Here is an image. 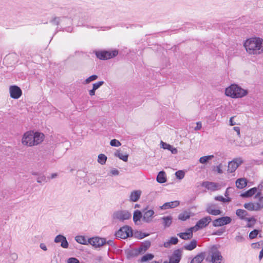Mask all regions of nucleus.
<instances>
[{"label": "nucleus", "mask_w": 263, "mask_h": 263, "mask_svg": "<svg viewBox=\"0 0 263 263\" xmlns=\"http://www.w3.org/2000/svg\"><path fill=\"white\" fill-rule=\"evenodd\" d=\"M244 46L249 54H259L263 52V39L257 37L250 38L246 41Z\"/></svg>", "instance_id": "f257e3e1"}, {"label": "nucleus", "mask_w": 263, "mask_h": 263, "mask_svg": "<svg viewBox=\"0 0 263 263\" xmlns=\"http://www.w3.org/2000/svg\"><path fill=\"white\" fill-rule=\"evenodd\" d=\"M247 90L244 89L236 84H232L225 90L227 96L232 98H240L246 96L248 94Z\"/></svg>", "instance_id": "f03ea898"}, {"label": "nucleus", "mask_w": 263, "mask_h": 263, "mask_svg": "<svg viewBox=\"0 0 263 263\" xmlns=\"http://www.w3.org/2000/svg\"><path fill=\"white\" fill-rule=\"evenodd\" d=\"M209 254L212 263H222L223 258L218 246L213 245L210 248Z\"/></svg>", "instance_id": "7ed1b4c3"}, {"label": "nucleus", "mask_w": 263, "mask_h": 263, "mask_svg": "<svg viewBox=\"0 0 263 263\" xmlns=\"http://www.w3.org/2000/svg\"><path fill=\"white\" fill-rule=\"evenodd\" d=\"M118 54V50H114L111 51H98L96 52V57L102 60H105L111 59L116 57Z\"/></svg>", "instance_id": "20e7f679"}, {"label": "nucleus", "mask_w": 263, "mask_h": 263, "mask_svg": "<svg viewBox=\"0 0 263 263\" xmlns=\"http://www.w3.org/2000/svg\"><path fill=\"white\" fill-rule=\"evenodd\" d=\"M117 238L125 239L133 236V230L131 227L125 226L121 228L115 234Z\"/></svg>", "instance_id": "39448f33"}, {"label": "nucleus", "mask_w": 263, "mask_h": 263, "mask_svg": "<svg viewBox=\"0 0 263 263\" xmlns=\"http://www.w3.org/2000/svg\"><path fill=\"white\" fill-rule=\"evenodd\" d=\"M113 218L123 221L131 218V214L126 210H120L116 211L113 214Z\"/></svg>", "instance_id": "423d86ee"}, {"label": "nucleus", "mask_w": 263, "mask_h": 263, "mask_svg": "<svg viewBox=\"0 0 263 263\" xmlns=\"http://www.w3.org/2000/svg\"><path fill=\"white\" fill-rule=\"evenodd\" d=\"M232 218L229 216L221 217L213 221V226L214 227H222L230 223Z\"/></svg>", "instance_id": "0eeeda50"}, {"label": "nucleus", "mask_w": 263, "mask_h": 263, "mask_svg": "<svg viewBox=\"0 0 263 263\" xmlns=\"http://www.w3.org/2000/svg\"><path fill=\"white\" fill-rule=\"evenodd\" d=\"M212 218L210 216H205L197 221L196 225L193 227L195 231H197L206 227L209 223L211 221Z\"/></svg>", "instance_id": "6e6552de"}, {"label": "nucleus", "mask_w": 263, "mask_h": 263, "mask_svg": "<svg viewBox=\"0 0 263 263\" xmlns=\"http://www.w3.org/2000/svg\"><path fill=\"white\" fill-rule=\"evenodd\" d=\"M217 208V204L209 203L206 204L205 211L210 215L217 216L221 214V211Z\"/></svg>", "instance_id": "1a4fd4ad"}, {"label": "nucleus", "mask_w": 263, "mask_h": 263, "mask_svg": "<svg viewBox=\"0 0 263 263\" xmlns=\"http://www.w3.org/2000/svg\"><path fill=\"white\" fill-rule=\"evenodd\" d=\"M88 242L89 244H90L94 247L99 248L106 244V240L105 238L95 237L89 238L88 239Z\"/></svg>", "instance_id": "9d476101"}, {"label": "nucleus", "mask_w": 263, "mask_h": 263, "mask_svg": "<svg viewBox=\"0 0 263 263\" xmlns=\"http://www.w3.org/2000/svg\"><path fill=\"white\" fill-rule=\"evenodd\" d=\"M242 162L243 161L240 158L234 159L229 163L228 171L230 173L234 172Z\"/></svg>", "instance_id": "9b49d317"}, {"label": "nucleus", "mask_w": 263, "mask_h": 263, "mask_svg": "<svg viewBox=\"0 0 263 263\" xmlns=\"http://www.w3.org/2000/svg\"><path fill=\"white\" fill-rule=\"evenodd\" d=\"M33 138H31V146L37 145L42 143L44 139V135L41 133L32 131Z\"/></svg>", "instance_id": "f8f14e48"}, {"label": "nucleus", "mask_w": 263, "mask_h": 263, "mask_svg": "<svg viewBox=\"0 0 263 263\" xmlns=\"http://www.w3.org/2000/svg\"><path fill=\"white\" fill-rule=\"evenodd\" d=\"M143 221L146 223L151 222L154 217V211L153 210H148L147 208H146L143 210Z\"/></svg>", "instance_id": "ddd939ff"}, {"label": "nucleus", "mask_w": 263, "mask_h": 263, "mask_svg": "<svg viewBox=\"0 0 263 263\" xmlns=\"http://www.w3.org/2000/svg\"><path fill=\"white\" fill-rule=\"evenodd\" d=\"M182 255V251L181 249L174 250L170 257L169 263H179L181 259Z\"/></svg>", "instance_id": "4468645a"}, {"label": "nucleus", "mask_w": 263, "mask_h": 263, "mask_svg": "<svg viewBox=\"0 0 263 263\" xmlns=\"http://www.w3.org/2000/svg\"><path fill=\"white\" fill-rule=\"evenodd\" d=\"M32 134V130L26 132L24 134L22 139V143L24 145L31 146V138H33Z\"/></svg>", "instance_id": "2eb2a0df"}, {"label": "nucleus", "mask_w": 263, "mask_h": 263, "mask_svg": "<svg viewBox=\"0 0 263 263\" xmlns=\"http://www.w3.org/2000/svg\"><path fill=\"white\" fill-rule=\"evenodd\" d=\"M9 91L10 97L13 99L19 98L22 93V91L21 88L16 85L10 86Z\"/></svg>", "instance_id": "dca6fc26"}, {"label": "nucleus", "mask_w": 263, "mask_h": 263, "mask_svg": "<svg viewBox=\"0 0 263 263\" xmlns=\"http://www.w3.org/2000/svg\"><path fill=\"white\" fill-rule=\"evenodd\" d=\"M54 241L55 243L61 242V247L63 248L67 249L68 248L69 244L66 238L62 235L59 234L57 235L55 237Z\"/></svg>", "instance_id": "f3484780"}, {"label": "nucleus", "mask_w": 263, "mask_h": 263, "mask_svg": "<svg viewBox=\"0 0 263 263\" xmlns=\"http://www.w3.org/2000/svg\"><path fill=\"white\" fill-rule=\"evenodd\" d=\"M193 231H195L194 228L191 227L188 229L186 232L178 233L177 235L184 240L190 239L193 237Z\"/></svg>", "instance_id": "a211bd4d"}, {"label": "nucleus", "mask_w": 263, "mask_h": 263, "mask_svg": "<svg viewBox=\"0 0 263 263\" xmlns=\"http://www.w3.org/2000/svg\"><path fill=\"white\" fill-rule=\"evenodd\" d=\"M202 186L209 190L215 191L218 190L219 185L214 182L204 181L202 183Z\"/></svg>", "instance_id": "6ab92c4d"}, {"label": "nucleus", "mask_w": 263, "mask_h": 263, "mask_svg": "<svg viewBox=\"0 0 263 263\" xmlns=\"http://www.w3.org/2000/svg\"><path fill=\"white\" fill-rule=\"evenodd\" d=\"M180 202L178 200H175L171 202H168L164 203L160 206L161 210H164L168 209H172L178 206Z\"/></svg>", "instance_id": "aec40b11"}, {"label": "nucleus", "mask_w": 263, "mask_h": 263, "mask_svg": "<svg viewBox=\"0 0 263 263\" xmlns=\"http://www.w3.org/2000/svg\"><path fill=\"white\" fill-rule=\"evenodd\" d=\"M65 22H71V20L69 18H67L65 17H54L53 20L51 21V22L55 25H66L65 23Z\"/></svg>", "instance_id": "412c9836"}, {"label": "nucleus", "mask_w": 263, "mask_h": 263, "mask_svg": "<svg viewBox=\"0 0 263 263\" xmlns=\"http://www.w3.org/2000/svg\"><path fill=\"white\" fill-rule=\"evenodd\" d=\"M261 194V189L260 191L257 193V194L255 196V198H258V201L256 203H255V205L256 206V209L258 211L261 210L263 208V197L260 196Z\"/></svg>", "instance_id": "4be33fe9"}, {"label": "nucleus", "mask_w": 263, "mask_h": 263, "mask_svg": "<svg viewBox=\"0 0 263 263\" xmlns=\"http://www.w3.org/2000/svg\"><path fill=\"white\" fill-rule=\"evenodd\" d=\"M142 253V248H135L128 251L127 255L128 257H134Z\"/></svg>", "instance_id": "5701e85b"}, {"label": "nucleus", "mask_w": 263, "mask_h": 263, "mask_svg": "<svg viewBox=\"0 0 263 263\" xmlns=\"http://www.w3.org/2000/svg\"><path fill=\"white\" fill-rule=\"evenodd\" d=\"M257 191V188L256 187L250 189V190L247 191L245 193H243L241 194V196L243 198H248L252 196Z\"/></svg>", "instance_id": "b1692460"}, {"label": "nucleus", "mask_w": 263, "mask_h": 263, "mask_svg": "<svg viewBox=\"0 0 263 263\" xmlns=\"http://www.w3.org/2000/svg\"><path fill=\"white\" fill-rule=\"evenodd\" d=\"M141 192L139 190L134 191H133L130 195L129 198L130 200L133 202L137 201L141 196Z\"/></svg>", "instance_id": "393cba45"}, {"label": "nucleus", "mask_w": 263, "mask_h": 263, "mask_svg": "<svg viewBox=\"0 0 263 263\" xmlns=\"http://www.w3.org/2000/svg\"><path fill=\"white\" fill-rule=\"evenodd\" d=\"M78 25L79 26H83L89 28H95L97 29H99V30H109L110 28V27L103 26V27H94V26H91L86 25L85 24V22L83 21L82 18H81V20L79 21Z\"/></svg>", "instance_id": "a878e982"}, {"label": "nucleus", "mask_w": 263, "mask_h": 263, "mask_svg": "<svg viewBox=\"0 0 263 263\" xmlns=\"http://www.w3.org/2000/svg\"><path fill=\"white\" fill-rule=\"evenodd\" d=\"M205 257V253L201 252L197 255L191 261L190 263H201Z\"/></svg>", "instance_id": "bb28decb"}, {"label": "nucleus", "mask_w": 263, "mask_h": 263, "mask_svg": "<svg viewBox=\"0 0 263 263\" xmlns=\"http://www.w3.org/2000/svg\"><path fill=\"white\" fill-rule=\"evenodd\" d=\"M157 181L160 183H163L166 181V177L165 172L160 171L159 172L156 178Z\"/></svg>", "instance_id": "cd10ccee"}, {"label": "nucleus", "mask_w": 263, "mask_h": 263, "mask_svg": "<svg viewBox=\"0 0 263 263\" xmlns=\"http://www.w3.org/2000/svg\"><path fill=\"white\" fill-rule=\"evenodd\" d=\"M247 185V180L245 178H239L236 181V186L238 189H243Z\"/></svg>", "instance_id": "c85d7f7f"}, {"label": "nucleus", "mask_w": 263, "mask_h": 263, "mask_svg": "<svg viewBox=\"0 0 263 263\" xmlns=\"http://www.w3.org/2000/svg\"><path fill=\"white\" fill-rule=\"evenodd\" d=\"M236 214L241 220H245L247 218L246 216L249 215L247 211L242 209L237 210L236 211Z\"/></svg>", "instance_id": "c756f323"}, {"label": "nucleus", "mask_w": 263, "mask_h": 263, "mask_svg": "<svg viewBox=\"0 0 263 263\" xmlns=\"http://www.w3.org/2000/svg\"><path fill=\"white\" fill-rule=\"evenodd\" d=\"M197 247V241L195 239L192 240L189 243L186 244L183 246V248L186 250L192 251Z\"/></svg>", "instance_id": "7c9ffc66"}, {"label": "nucleus", "mask_w": 263, "mask_h": 263, "mask_svg": "<svg viewBox=\"0 0 263 263\" xmlns=\"http://www.w3.org/2000/svg\"><path fill=\"white\" fill-rule=\"evenodd\" d=\"M141 218L143 219L142 212L138 210L135 211L133 215V220L134 222L137 224V222L140 221Z\"/></svg>", "instance_id": "2f4dec72"}, {"label": "nucleus", "mask_w": 263, "mask_h": 263, "mask_svg": "<svg viewBox=\"0 0 263 263\" xmlns=\"http://www.w3.org/2000/svg\"><path fill=\"white\" fill-rule=\"evenodd\" d=\"M161 219L163 220V224L165 228L169 227L172 223V217L171 216H164Z\"/></svg>", "instance_id": "473e14b6"}, {"label": "nucleus", "mask_w": 263, "mask_h": 263, "mask_svg": "<svg viewBox=\"0 0 263 263\" xmlns=\"http://www.w3.org/2000/svg\"><path fill=\"white\" fill-rule=\"evenodd\" d=\"M178 239L176 237H172L168 241L164 243V247L165 248H168L170 245H176L178 242Z\"/></svg>", "instance_id": "72a5a7b5"}, {"label": "nucleus", "mask_w": 263, "mask_h": 263, "mask_svg": "<svg viewBox=\"0 0 263 263\" xmlns=\"http://www.w3.org/2000/svg\"><path fill=\"white\" fill-rule=\"evenodd\" d=\"M75 240L78 243L82 244V245H88L89 243L88 242V240H87L86 239L85 237L84 236H81V235L77 236L75 237Z\"/></svg>", "instance_id": "f704fd0d"}, {"label": "nucleus", "mask_w": 263, "mask_h": 263, "mask_svg": "<svg viewBox=\"0 0 263 263\" xmlns=\"http://www.w3.org/2000/svg\"><path fill=\"white\" fill-rule=\"evenodd\" d=\"M82 14L79 12V11H77L76 10H71L70 13V17L71 18L72 21H76L78 19V18L80 17V15Z\"/></svg>", "instance_id": "c9c22d12"}, {"label": "nucleus", "mask_w": 263, "mask_h": 263, "mask_svg": "<svg viewBox=\"0 0 263 263\" xmlns=\"http://www.w3.org/2000/svg\"><path fill=\"white\" fill-rule=\"evenodd\" d=\"M243 206L249 211H258V210L256 209L255 203H253L252 202L246 203Z\"/></svg>", "instance_id": "e433bc0d"}, {"label": "nucleus", "mask_w": 263, "mask_h": 263, "mask_svg": "<svg viewBox=\"0 0 263 263\" xmlns=\"http://www.w3.org/2000/svg\"><path fill=\"white\" fill-rule=\"evenodd\" d=\"M245 220L247 221L248 222L247 224V227L248 228L253 227L256 221V219L253 217L249 218L247 217Z\"/></svg>", "instance_id": "4c0bfd02"}, {"label": "nucleus", "mask_w": 263, "mask_h": 263, "mask_svg": "<svg viewBox=\"0 0 263 263\" xmlns=\"http://www.w3.org/2000/svg\"><path fill=\"white\" fill-rule=\"evenodd\" d=\"M190 217V213L185 211L181 213L178 215V219L182 221H185Z\"/></svg>", "instance_id": "58836bf2"}, {"label": "nucleus", "mask_w": 263, "mask_h": 263, "mask_svg": "<svg viewBox=\"0 0 263 263\" xmlns=\"http://www.w3.org/2000/svg\"><path fill=\"white\" fill-rule=\"evenodd\" d=\"M115 156L118 157L121 160H122L123 161L126 162L128 160V155L127 154H123L118 151L116 152L115 153Z\"/></svg>", "instance_id": "ea45409f"}, {"label": "nucleus", "mask_w": 263, "mask_h": 263, "mask_svg": "<svg viewBox=\"0 0 263 263\" xmlns=\"http://www.w3.org/2000/svg\"><path fill=\"white\" fill-rule=\"evenodd\" d=\"M214 158L213 155H208L206 156H203L200 158L199 161L200 163L205 164L208 162L209 160H211Z\"/></svg>", "instance_id": "a19ab883"}, {"label": "nucleus", "mask_w": 263, "mask_h": 263, "mask_svg": "<svg viewBox=\"0 0 263 263\" xmlns=\"http://www.w3.org/2000/svg\"><path fill=\"white\" fill-rule=\"evenodd\" d=\"M214 199L216 201H219L223 203L229 202L231 201V198L230 197L224 198L222 196H217L214 197Z\"/></svg>", "instance_id": "79ce46f5"}, {"label": "nucleus", "mask_w": 263, "mask_h": 263, "mask_svg": "<svg viewBox=\"0 0 263 263\" xmlns=\"http://www.w3.org/2000/svg\"><path fill=\"white\" fill-rule=\"evenodd\" d=\"M154 255H153L152 254H146L144 255H143L141 259H140V261L141 262H145V261H148V260H150L151 259H152L153 258H154Z\"/></svg>", "instance_id": "37998d69"}, {"label": "nucleus", "mask_w": 263, "mask_h": 263, "mask_svg": "<svg viewBox=\"0 0 263 263\" xmlns=\"http://www.w3.org/2000/svg\"><path fill=\"white\" fill-rule=\"evenodd\" d=\"M107 157L104 154H99L98 156V161L101 164H104L106 163Z\"/></svg>", "instance_id": "c03bdc74"}, {"label": "nucleus", "mask_w": 263, "mask_h": 263, "mask_svg": "<svg viewBox=\"0 0 263 263\" xmlns=\"http://www.w3.org/2000/svg\"><path fill=\"white\" fill-rule=\"evenodd\" d=\"M149 235L148 234L142 233L141 232L137 231L135 232L134 236L135 237L141 239Z\"/></svg>", "instance_id": "a18cd8bd"}, {"label": "nucleus", "mask_w": 263, "mask_h": 263, "mask_svg": "<svg viewBox=\"0 0 263 263\" xmlns=\"http://www.w3.org/2000/svg\"><path fill=\"white\" fill-rule=\"evenodd\" d=\"M252 248L256 249H258L263 248V240H261L257 242L253 243L251 244Z\"/></svg>", "instance_id": "49530a36"}, {"label": "nucleus", "mask_w": 263, "mask_h": 263, "mask_svg": "<svg viewBox=\"0 0 263 263\" xmlns=\"http://www.w3.org/2000/svg\"><path fill=\"white\" fill-rule=\"evenodd\" d=\"M259 232V231L258 230H256V229H254V230L251 231L249 233V238L250 239H253L257 237V235L258 234Z\"/></svg>", "instance_id": "de8ad7c7"}, {"label": "nucleus", "mask_w": 263, "mask_h": 263, "mask_svg": "<svg viewBox=\"0 0 263 263\" xmlns=\"http://www.w3.org/2000/svg\"><path fill=\"white\" fill-rule=\"evenodd\" d=\"M185 173L183 171L179 170L175 173L176 178L179 180L183 179L184 177Z\"/></svg>", "instance_id": "09e8293b"}, {"label": "nucleus", "mask_w": 263, "mask_h": 263, "mask_svg": "<svg viewBox=\"0 0 263 263\" xmlns=\"http://www.w3.org/2000/svg\"><path fill=\"white\" fill-rule=\"evenodd\" d=\"M150 246H151L150 241H146L140 247L142 248V252H143L146 251L149 248Z\"/></svg>", "instance_id": "8fccbe9b"}, {"label": "nucleus", "mask_w": 263, "mask_h": 263, "mask_svg": "<svg viewBox=\"0 0 263 263\" xmlns=\"http://www.w3.org/2000/svg\"><path fill=\"white\" fill-rule=\"evenodd\" d=\"M235 239L237 242H242L245 240V237L239 233L236 236Z\"/></svg>", "instance_id": "3c124183"}, {"label": "nucleus", "mask_w": 263, "mask_h": 263, "mask_svg": "<svg viewBox=\"0 0 263 263\" xmlns=\"http://www.w3.org/2000/svg\"><path fill=\"white\" fill-rule=\"evenodd\" d=\"M110 144L112 146L118 147L120 146L121 144L119 141L117 139H112L110 142Z\"/></svg>", "instance_id": "603ef678"}, {"label": "nucleus", "mask_w": 263, "mask_h": 263, "mask_svg": "<svg viewBox=\"0 0 263 263\" xmlns=\"http://www.w3.org/2000/svg\"><path fill=\"white\" fill-rule=\"evenodd\" d=\"M97 78H98V76L97 75H95V74L92 75L86 79L85 83L88 84L90 82L97 80Z\"/></svg>", "instance_id": "864d4df0"}, {"label": "nucleus", "mask_w": 263, "mask_h": 263, "mask_svg": "<svg viewBox=\"0 0 263 263\" xmlns=\"http://www.w3.org/2000/svg\"><path fill=\"white\" fill-rule=\"evenodd\" d=\"M36 181L38 183H42L46 181V177L43 174H40L37 178Z\"/></svg>", "instance_id": "5fc2aeb1"}, {"label": "nucleus", "mask_w": 263, "mask_h": 263, "mask_svg": "<svg viewBox=\"0 0 263 263\" xmlns=\"http://www.w3.org/2000/svg\"><path fill=\"white\" fill-rule=\"evenodd\" d=\"M104 83V81H99L97 83H94L93 84L92 88H93V89L97 90V89L100 88Z\"/></svg>", "instance_id": "6e6d98bb"}, {"label": "nucleus", "mask_w": 263, "mask_h": 263, "mask_svg": "<svg viewBox=\"0 0 263 263\" xmlns=\"http://www.w3.org/2000/svg\"><path fill=\"white\" fill-rule=\"evenodd\" d=\"M161 144L162 145V147L164 149H167V150H169L170 149V148H172V145H171L170 144H167L166 143H165L163 141H161Z\"/></svg>", "instance_id": "4d7b16f0"}, {"label": "nucleus", "mask_w": 263, "mask_h": 263, "mask_svg": "<svg viewBox=\"0 0 263 263\" xmlns=\"http://www.w3.org/2000/svg\"><path fill=\"white\" fill-rule=\"evenodd\" d=\"M224 231L225 230L224 229H221L215 232H214L212 234L213 235L220 236L224 233Z\"/></svg>", "instance_id": "13d9d810"}, {"label": "nucleus", "mask_w": 263, "mask_h": 263, "mask_svg": "<svg viewBox=\"0 0 263 263\" xmlns=\"http://www.w3.org/2000/svg\"><path fill=\"white\" fill-rule=\"evenodd\" d=\"M68 263H80L79 260L74 257H71L68 259Z\"/></svg>", "instance_id": "bf43d9fd"}, {"label": "nucleus", "mask_w": 263, "mask_h": 263, "mask_svg": "<svg viewBox=\"0 0 263 263\" xmlns=\"http://www.w3.org/2000/svg\"><path fill=\"white\" fill-rule=\"evenodd\" d=\"M202 128V123L201 122H197L196 123V126L194 128L195 130H199Z\"/></svg>", "instance_id": "052dcab7"}, {"label": "nucleus", "mask_w": 263, "mask_h": 263, "mask_svg": "<svg viewBox=\"0 0 263 263\" xmlns=\"http://www.w3.org/2000/svg\"><path fill=\"white\" fill-rule=\"evenodd\" d=\"M110 173L112 175L117 176L119 175V172L116 168H113L112 170H111Z\"/></svg>", "instance_id": "680f3d73"}, {"label": "nucleus", "mask_w": 263, "mask_h": 263, "mask_svg": "<svg viewBox=\"0 0 263 263\" xmlns=\"http://www.w3.org/2000/svg\"><path fill=\"white\" fill-rule=\"evenodd\" d=\"M216 171L218 173L222 174L223 173L222 170L221 169V164H219L216 166Z\"/></svg>", "instance_id": "e2e57ef3"}, {"label": "nucleus", "mask_w": 263, "mask_h": 263, "mask_svg": "<svg viewBox=\"0 0 263 263\" xmlns=\"http://www.w3.org/2000/svg\"><path fill=\"white\" fill-rule=\"evenodd\" d=\"M102 260V257L101 256H97L95 258V263H100Z\"/></svg>", "instance_id": "0e129e2a"}, {"label": "nucleus", "mask_w": 263, "mask_h": 263, "mask_svg": "<svg viewBox=\"0 0 263 263\" xmlns=\"http://www.w3.org/2000/svg\"><path fill=\"white\" fill-rule=\"evenodd\" d=\"M170 151L173 154H176L178 152L177 148H174L173 146H172V148H170Z\"/></svg>", "instance_id": "69168bd1"}, {"label": "nucleus", "mask_w": 263, "mask_h": 263, "mask_svg": "<svg viewBox=\"0 0 263 263\" xmlns=\"http://www.w3.org/2000/svg\"><path fill=\"white\" fill-rule=\"evenodd\" d=\"M233 129L237 133V135H240V128L238 126H235L233 127Z\"/></svg>", "instance_id": "338daca9"}, {"label": "nucleus", "mask_w": 263, "mask_h": 263, "mask_svg": "<svg viewBox=\"0 0 263 263\" xmlns=\"http://www.w3.org/2000/svg\"><path fill=\"white\" fill-rule=\"evenodd\" d=\"M263 257V248L261 249V251L259 252L258 258L259 260H261Z\"/></svg>", "instance_id": "774afa93"}]
</instances>
